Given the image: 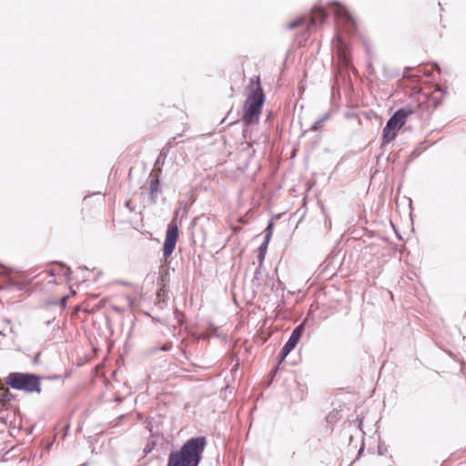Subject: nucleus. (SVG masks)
I'll list each match as a JSON object with an SVG mask.
<instances>
[{
    "label": "nucleus",
    "mask_w": 466,
    "mask_h": 466,
    "mask_svg": "<svg viewBox=\"0 0 466 466\" xmlns=\"http://www.w3.org/2000/svg\"><path fill=\"white\" fill-rule=\"evenodd\" d=\"M328 7L329 11L323 6L314 5L309 16L300 15L297 17L287 25V28L290 30L307 24L305 30V33H307L309 28L323 24L329 13H332L339 28L344 30L347 34H353L356 31L357 23L345 5L334 1L329 3Z\"/></svg>",
    "instance_id": "1"
},
{
    "label": "nucleus",
    "mask_w": 466,
    "mask_h": 466,
    "mask_svg": "<svg viewBox=\"0 0 466 466\" xmlns=\"http://www.w3.org/2000/svg\"><path fill=\"white\" fill-rule=\"evenodd\" d=\"M207 443L206 436L187 440L179 450L168 454L167 466H198Z\"/></svg>",
    "instance_id": "2"
},
{
    "label": "nucleus",
    "mask_w": 466,
    "mask_h": 466,
    "mask_svg": "<svg viewBox=\"0 0 466 466\" xmlns=\"http://www.w3.org/2000/svg\"><path fill=\"white\" fill-rule=\"evenodd\" d=\"M246 89L248 96L243 105L241 119L246 126H252L258 121L265 102L259 76L251 78Z\"/></svg>",
    "instance_id": "3"
},
{
    "label": "nucleus",
    "mask_w": 466,
    "mask_h": 466,
    "mask_svg": "<svg viewBox=\"0 0 466 466\" xmlns=\"http://www.w3.org/2000/svg\"><path fill=\"white\" fill-rule=\"evenodd\" d=\"M5 384L25 393L41 392V376L31 372L12 371L5 379Z\"/></svg>",
    "instance_id": "4"
},
{
    "label": "nucleus",
    "mask_w": 466,
    "mask_h": 466,
    "mask_svg": "<svg viewBox=\"0 0 466 466\" xmlns=\"http://www.w3.org/2000/svg\"><path fill=\"white\" fill-rule=\"evenodd\" d=\"M179 214V209L175 211V216L172 220L168 223L166 233H165V240L163 243V257L164 258H168L173 254L177 242L178 240L179 236V228L177 224V218Z\"/></svg>",
    "instance_id": "5"
},
{
    "label": "nucleus",
    "mask_w": 466,
    "mask_h": 466,
    "mask_svg": "<svg viewBox=\"0 0 466 466\" xmlns=\"http://www.w3.org/2000/svg\"><path fill=\"white\" fill-rule=\"evenodd\" d=\"M415 113V109L411 106H406L397 109L388 119V123L397 129H400L406 123L407 118Z\"/></svg>",
    "instance_id": "6"
},
{
    "label": "nucleus",
    "mask_w": 466,
    "mask_h": 466,
    "mask_svg": "<svg viewBox=\"0 0 466 466\" xmlns=\"http://www.w3.org/2000/svg\"><path fill=\"white\" fill-rule=\"evenodd\" d=\"M161 173L162 169L159 167V170L156 173L151 172L147 179L149 183V199L153 204L157 202L158 194L162 192Z\"/></svg>",
    "instance_id": "7"
},
{
    "label": "nucleus",
    "mask_w": 466,
    "mask_h": 466,
    "mask_svg": "<svg viewBox=\"0 0 466 466\" xmlns=\"http://www.w3.org/2000/svg\"><path fill=\"white\" fill-rule=\"evenodd\" d=\"M307 320H308V318H306L300 324H299L297 327H295V329L292 330L289 339L283 345L284 348L288 349L290 351H292L296 348V346L298 345L299 341L300 340V339L305 331Z\"/></svg>",
    "instance_id": "8"
},
{
    "label": "nucleus",
    "mask_w": 466,
    "mask_h": 466,
    "mask_svg": "<svg viewBox=\"0 0 466 466\" xmlns=\"http://www.w3.org/2000/svg\"><path fill=\"white\" fill-rule=\"evenodd\" d=\"M399 130L400 129H397L395 127L386 122V126L382 129L381 147L393 141L397 137Z\"/></svg>",
    "instance_id": "9"
},
{
    "label": "nucleus",
    "mask_w": 466,
    "mask_h": 466,
    "mask_svg": "<svg viewBox=\"0 0 466 466\" xmlns=\"http://www.w3.org/2000/svg\"><path fill=\"white\" fill-rule=\"evenodd\" d=\"M30 284V281H17L8 277L4 284L0 286V290L15 289L16 290L23 291L25 290Z\"/></svg>",
    "instance_id": "10"
},
{
    "label": "nucleus",
    "mask_w": 466,
    "mask_h": 466,
    "mask_svg": "<svg viewBox=\"0 0 466 466\" xmlns=\"http://www.w3.org/2000/svg\"><path fill=\"white\" fill-rule=\"evenodd\" d=\"M170 149V142H167L165 147L160 150L155 165H154V173H156L157 170H159V167L162 169V166L165 164V160L169 153Z\"/></svg>",
    "instance_id": "11"
},
{
    "label": "nucleus",
    "mask_w": 466,
    "mask_h": 466,
    "mask_svg": "<svg viewBox=\"0 0 466 466\" xmlns=\"http://www.w3.org/2000/svg\"><path fill=\"white\" fill-rule=\"evenodd\" d=\"M169 283V272L168 269L163 270L160 272V276L157 280V285L160 287L159 290L157 291L158 296H161V294L166 292V288L168 286Z\"/></svg>",
    "instance_id": "12"
},
{
    "label": "nucleus",
    "mask_w": 466,
    "mask_h": 466,
    "mask_svg": "<svg viewBox=\"0 0 466 466\" xmlns=\"http://www.w3.org/2000/svg\"><path fill=\"white\" fill-rule=\"evenodd\" d=\"M273 231H274V222L272 221V219H270L268 221L267 227L264 230L263 243L269 244Z\"/></svg>",
    "instance_id": "13"
},
{
    "label": "nucleus",
    "mask_w": 466,
    "mask_h": 466,
    "mask_svg": "<svg viewBox=\"0 0 466 466\" xmlns=\"http://www.w3.org/2000/svg\"><path fill=\"white\" fill-rule=\"evenodd\" d=\"M268 244L267 243H261L260 246L258 248V255H257V258L259 262V265L258 267L261 268L262 266V263L265 259V257H266V253H267V249H268Z\"/></svg>",
    "instance_id": "14"
},
{
    "label": "nucleus",
    "mask_w": 466,
    "mask_h": 466,
    "mask_svg": "<svg viewBox=\"0 0 466 466\" xmlns=\"http://www.w3.org/2000/svg\"><path fill=\"white\" fill-rule=\"evenodd\" d=\"M15 400V394L10 392L9 390H5L0 392V403L3 405L9 404L12 400Z\"/></svg>",
    "instance_id": "15"
},
{
    "label": "nucleus",
    "mask_w": 466,
    "mask_h": 466,
    "mask_svg": "<svg viewBox=\"0 0 466 466\" xmlns=\"http://www.w3.org/2000/svg\"><path fill=\"white\" fill-rule=\"evenodd\" d=\"M54 263L57 264L61 269H62V272H63V275L68 279V281L70 280V277L72 275V269L70 267H68L66 264H65L64 262L62 261H55Z\"/></svg>",
    "instance_id": "16"
},
{
    "label": "nucleus",
    "mask_w": 466,
    "mask_h": 466,
    "mask_svg": "<svg viewBox=\"0 0 466 466\" xmlns=\"http://www.w3.org/2000/svg\"><path fill=\"white\" fill-rule=\"evenodd\" d=\"M329 118V113H326L322 117L314 122L310 127V131H317L319 127Z\"/></svg>",
    "instance_id": "17"
},
{
    "label": "nucleus",
    "mask_w": 466,
    "mask_h": 466,
    "mask_svg": "<svg viewBox=\"0 0 466 466\" xmlns=\"http://www.w3.org/2000/svg\"><path fill=\"white\" fill-rule=\"evenodd\" d=\"M290 352H291L290 350H289L288 349L282 347L281 350H280V352L278 355V362H277V364L280 365L285 360V359L287 358V356Z\"/></svg>",
    "instance_id": "18"
},
{
    "label": "nucleus",
    "mask_w": 466,
    "mask_h": 466,
    "mask_svg": "<svg viewBox=\"0 0 466 466\" xmlns=\"http://www.w3.org/2000/svg\"><path fill=\"white\" fill-rule=\"evenodd\" d=\"M340 417L339 416V411H332L329 413L326 417V420L328 423H335L337 420H339Z\"/></svg>",
    "instance_id": "19"
},
{
    "label": "nucleus",
    "mask_w": 466,
    "mask_h": 466,
    "mask_svg": "<svg viewBox=\"0 0 466 466\" xmlns=\"http://www.w3.org/2000/svg\"><path fill=\"white\" fill-rule=\"evenodd\" d=\"M68 299H69V295H65L60 299L57 300V305H59L61 307V310H64L66 309Z\"/></svg>",
    "instance_id": "20"
},
{
    "label": "nucleus",
    "mask_w": 466,
    "mask_h": 466,
    "mask_svg": "<svg viewBox=\"0 0 466 466\" xmlns=\"http://www.w3.org/2000/svg\"><path fill=\"white\" fill-rule=\"evenodd\" d=\"M259 275H260V267H258L254 272V278L252 279L253 286L260 285L259 278H258Z\"/></svg>",
    "instance_id": "21"
},
{
    "label": "nucleus",
    "mask_w": 466,
    "mask_h": 466,
    "mask_svg": "<svg viewBox=\"0 0 466 466\" xmlns=\"http://www.w3.org/2000/svg\"><path fill=\"white\" fill-rule=\"evenodd\" d=\"M430 102L432 104L434 108H437L439 106L442 104V98H438L434 95H432Z\"/></svg>",
    "instance_id": "22"
},
{
    "label": "nucleus",
    "mask_w": 466,
    "mask_h": 466,
    "mask_svg": "<svg viewBox=\"0 0 466 466\" xmlns=\"http://www.w3.org/2000/svg\"><path fill=\"white\" fill-rule=\"evenodd\" d=\"M174 315L179 324H182L184 322L185 316L180 310L176 309L174 311Z\"/></svg>",
    "instance_id": "23"
},
{
    "label": "nucleus",
    "mask_w": 466,
    "mask_h": 466,
    "mask_svg": "<svg viewBox=\"0 0 466 466\" xmlns=\"http://www.w3.org/2000/svg\"><path fill=\"white\" fill-rule=\"evenodd\" d=\"M387 451V447L384 443L380 442L378 445V453L380 455H384Z\"/></svg>",
    "instance_id": "24"
},
{
    "label": "nucleus",
    "mask_w": 466,
    "mask_h": 466,
    "mask_svg": "<svg viewBox=\"0 0 466 466\" xmlns=\"http://www.w3.org/2000/svg\"><path fill=\"white\" fill-rule=\"evenodd\" d=\"M172 349V342L170 341H167V342H165L160 348L159 350H162V351H169L170 350Z\"/></svg>",
    "instance_id": "25"
},
{
    "label": "nucleus",
    "mask_w": 466,
    "mask_h": 466,
    "mask_svg": "<svg viewBox=\"0 0 466 466\" xmlns=\"http://www.w3.org/2000/svg\"><path fill=\"white\" fill-rule=\"evenodd\" d=\"M279 365L277 364L269 371L268 376L270 377L271 380L277 375V373L279 372Z\"/></svg>",
    "instance_id": "26"
},
{
    "label": "nucleus",
    "mask_w": 466,
    "mask_h": 466,
    "mask_svg": "<svg viewBox=\"0 0 466 466\" xmlns=\"http://www.w3.org/2000/svg\"><path fill=\"white\" fill-rule=\"evenodd\" d=\"M154 446H155V443L154 442H151V443H147L145 448H144V453L147 455L148 453H150L152 451V450L154 449Z\"/></svg>",
    "instance_id": "27"
},
{
    "label": "nucleus",
    "mask_w": 466,
    "mask_h": 466,
    "mask_svg": "<svg viewBox=\"0 0 466 466\" xmlns=\"http://www.w3.org/2000/svg\"><path fill=\"white\" fill-rule=\"evenodd\" d=\"M284 289H285L284 284L280 281H278L276 286L273 284V287H272V289H276L277 291L284 290Z\"/></svg>",
    "instance_id": "28"
},
{
    "label": "nucleus",
    "mask_w": 466,
    "mask_h": 466,
    "mask_svg": "<svg viewBox=\"0 0 466 466\" xmlns=\"http://www.w3.org/2000/svg\"><path fill=\"white\" fill-rule=\"evenodd\" d=\"M364 447H365V445H364V441H362L361 445H360V450H359V451H358V454H357V456H356V459H355V460H358V459L361 456V454H362V452H363V451H364Z\"/></svg>",
    "instance_id": "29"
},
{
    "label": "nucleus",
    "mask_w": 466,
    "mask_h": 466,
    "mask_svg": "<svg viewBox=\"0 0 466 466\" xmlns=\"http://www.w3.org/2000/svg\"><path fill=\"white\" fill-rule=\"evenodd\" d=\"M398 157H399L398 154H394L392 156H389L387 157V161L388 162H390V161L395 162L398 159Z\"/></svg>",
    "instance_id": "30"
},
{
    "label": "nucleus",
    "mask_w": 466,
    "mask_h": 466,
    "mask_svg": "<svg viewBox=\"0 0 466 466\" xmlns=\"http://www.w3.org/2000/svg\"><path fill=\"white\" fill-rule=\"evenodd\" d=\"M46 306L57 305V299H47L46 301Z\"/></svg>",
    "instance_id": "31"
},
{
    "label": "nucleus",
    "mask_w": 466,
    "mask_h": 466,
    "mask_svg": "<svg viewBox=\"0 0 466 466\" xmlns=\"http://www.w3.org/2000/svg\"><path fill=\"white\" fill-rule=\"evenodd\" d=\"M432 67L434 70L438 71L439 73L441 72V67L438 65V63H436V62L432 63Z\"/></svg>",
    "instance_id": "32"
},
{
    "label": "nucleus",
    "mask_w": 466,
    "mask_h": 466,
    "mask_svg": "<svg viewBox=\"0 0 466 466\" xmlns=\"http://www.w3.org/2000/svg\"><path fill=\"white\" fill-rule=\"evenodd\" d=\"M419 155H420V153H419V152H417V150H413V151L410 153V158L412 159V158H415V157H419Z\"/></svg>",
    "instance_id": "33"
},
{
    "label": "nucleus",
    "mask_w": 466,
    "mask_h": 466,
    "mask_svg": "<svg viewBox=\"0 0 466 466\" xmlns=\"http://www.w3.org/2000/svg\"><path fill=\"white\" fill-rule=\"evenodd\" d=\"M435 92L442 93V96H445L447 94V87H445L444 89L438 88L437 90H435Z\"/></svg>",
    "instance_id": "34"
},
{
    "label": "nucleus",
    "mask_w": 466,
    "mask_h": 466,
    "mask_svg": "<svg viewBox=\"0 0 466 466\" xmlns=\"http://www.w3.org/2000/svg\"><path fill=\"white\" fill-rule=\"evenodd\" d=\"M325 226L329 228H330L331 227V219L330 218H326L325 220Z\"/></svg>",
    "instance_id": "35"
},
{
    "label": "nucleus",
    "mask_w": 466,
    "mask_h": 466,
    "mask_svg": "<svg viewBox=\"0 0 466 466\" xmlns=\"http://www.w3.org/2000/svg\"><path fill=\"white\" fill-rule=\"evenodd\" d=\"M239 362L238 360H237L234 367L232 368V371H237L238 370Z\"/></svg>",
    "instance_id": "36"
},
{
    "label": "nucleus",
    "mask_w": 466,
    "mask_h": 466,
    "mask_svg": "<svg viewBox=\"0 0 466 466\" xmlns=\"http://www.w3.org/2000/svg\"><path fill=\"white\" fill-rule=\"evenodd\" d=\"M55 321H56V317L52 318L51 319L46 320V324L48 326L51 323H55Z\"/></svg>",
    "instance_id": "37"
},
{
    "label": "nucleus",
    "mask_w": 466,
    "mask_h": 466,
    "mask_svg": "<svg viewBox=\"0 0 466 466\" xmlns=\"http://www.w3.org/2000/svg\"><path fill=\"white\" fill-rule=\"evenodd\" d=\"M410 70V67H406L404 69V73H403V76L404 77H409V75H408V71Z\"/></svg>",
    "instance_id": "38"
},
{
    "label": "nucleus",
    "mask_w": 466,
    "mask_h": 466,
    "mask_svg": "<svg viewBox=\"0 0 466 466\" xmlns=\"http://www.w3.org/2000/svg\"><path fill=\"white\" fill-rule=\"evenodd\" d=\"M60 375H53V376H49L47 379L49 380H58L60 379Z\"/></svg>",
    "instance_id": "39"
},
{
    "label": "nucleus",
    "mask_w": 466,
    "mask_h": 466,
    "mask_svg": "<svg viewBox=\"0 0 466 466\" xmlns=\"http://www.w3.org/2000/svg\"><path fill=\"white\" fill-rule=\"evenodd\" d=\"M60 329H61V327H60L59 323H58V322H56V323L55 324L54 328H53V330H54V331H55V330H59Z\"/></svg>",
    "instance_id": "40"
},
{
    "label": "nucleus",
    "mask_w": 466,
    "mask_h": 466,
    "mask_svg": "<svg viewBox=\"0 0 466 466\" xmlns=\"http://www.w3.org/2000/svg\"><path fill=\"white\" fill-rule=\"evenodd\" d=\"M5 337V334L3 331H0V344L2 343V339Z\"/></svg>",
    "instance_id": "41"
},
{
    "label": "nucleus",
    "mask_w": 466,
    "mask_h": 466,
    "mask_svg": "<svg viewBox=\"0 0 466 466\" xmlns=\"http://www.w3.org/2000/svg\"><path fill=\"white\" fill-rule=\"evenodd\" d=\"M349 441H350V444H351V443H352V441H353V435H351V434H350V435L349 436Z\"/></svg>",
    "instance_id": "42"
},
{
    "label": "nucleus",
    "mask_w": 466,
    "mask_h": 466,
    "mask_svg": "<svg viewBox=\"0 0 466 466\" xmlns=\"http://www.w3.org/2000/svg\"><path fill=\"white\" fill-rule=\"evenodd\" d=\"M361 424H362V420H360L359 421V425H358V427H359V429H360V431H361V428H360Z\"/></svg>",
    "instance_id": "43"
},
{
    "label": "nucleus",
    "mask_w": 466,
    "mask_h": 466,
    "mask_svg": "<svg viewBox=\"0 0 466 466\" xmlns=\"http://www.w3.org/2000/svg\"><path fill=\"white\" fill-rule=\"evenodd\" d=\"M79 268L87 270L88 268L86 266H80Z\"/></svg>",
    "instance_id": "44"
},
{
    "label": "nucleus",
    "mask_w": 466,
    "mask_h": 466,
    "mask_svg": "<svg viewBox=\"0 0 466 466\" xmlns=\"http://www.w3.org/2000/svg\"><path fill=\"white\" fill-rule=\"evenodd\" d=\"M70 294H76V291L72 288H70Z\"/></svg>",
    "instance_id": "45"
},
{
    "label": "nucleus",
    "mask_w": 466,
    "mask_h": 466,
    "mask_svg": "<svg viewBox=\"0 0 466 466\" xmlns=\"http://www.w3.org/2000/svg\"><path fill=\"white\" fill-rule=\"evenodd\" d=\"M129 203H130V201H127V202H126V207H127V208H129Z\"/></svg>",
    "instance_id": "46"
},
{
    "label": "nucleus",
    "mask_w": 466,
    "mask_h": 466,
    "mask_svg": "<svg viewBox=\"0 0 466 466\" xmlns=\"http://www.w3.org/2000/svg\"><path fill=\"white\" fill-rule=\"evenodd\" d=\"M114 309H115L116 311H120V309H119L118 307H115V308H114Z\"/></svg>",
    "instance_id": "47"
},
{
    "label": "nucleus",
    "mask_w": 466,
    "mask_h": 466,
    "mask_svg": "<svg viewBox=\"0 0 466 466\" xmlns=\"http://www.w3.org/2000/svg\"><path fill=\"white\" fill-rule=\"evenodd\" d=\"M272 116V113L269 112L268 115V118L271 117Z\"/></svg>",
    "instance_id": "48"
},
{
    "label": "nucleus",
    "mask_w": 466,
    "mask_h": 466,
    "mask_svg": "<svg viewBox=\"0 0 466 466\" xmlns=\"http://www.w3.org/2000/svg\"><path fill=\"white\" fill-rule=\"evenodd\" d=\"M176 138L175 137H172V139H170L168 142L173 143V141L175 140Z\"/></svg>",
    "instance_id": "49"
},
{
    "label": "nucleus",
    "mask_w": 466,
    "mask_h": 466,
    "mask_svg": "<svg viewBox=\"0 0 466 466\" xmlns=\"http://www.w3.org/2000/svg\"><path fill=\"white\" fill-rule=\"evenodd\" d=\"M10 331H11L12 333H15V329H14L13 328H11V329H10Z\"/></svg>",
    "instance_id": "50"
},
{
    "label": "nucleus",
    "mask_w": 466,
    "mask_h": 466,
    "mask_svg": "<svg viewBox=\"0 0 466 466\" xmlns=\"http://www.w3.org/2000/svg\"><path fill=\"white\" fill-rule=\"evenodd\" d=\"M210 327H211L212 329H216V327L214 326V324H210Z\"/></svg>",
    "instance_id": "51"
},
{
    "label": "nucleus",
    "mask_w": 466,
    "mask_h": 466,
    "mask_svg": "<svg viewBox=\"0 0 466 466\" xmlns=\"http://www.w3.org/2000/svg\"><path fill=\"white\" fill-rule=\"evenodd\" d=\"M235 123H237V122H236V121H234V122H230V123H229V126H231V125L235 124Z\"/></svg>",
    "instance_id": "52"
},
{
    "label": "nucleus",
    "mask_w": 466,
    "mask_h": 466,
    "mask_svg": "<svg viewBox=\"0 0 466 466\" xmlns=\"http://www.w3.org/2000/svg\"><path fill=\"white\" fill-rule=\"evenodd\" d=\"M116 401H120V400H121V399H120V398H116Z\"/></svg>",
    "instance_id": "53"
}]
</instances>
